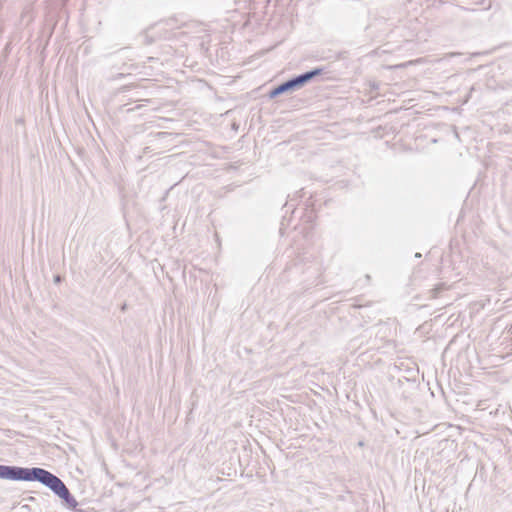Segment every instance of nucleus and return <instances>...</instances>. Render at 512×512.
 Instances as JSON below:
<instances>
[{
	"instance_id": "obj_1",
	"label": "nucleus",
	"mask_w": 512,
	"mask_h": 512,
	"mask_svg": "<svg viewBox=\"0 0 512 512\" xmlns=\"http://www.w3.org/2000/svg\"><path fill=\"white\" fill-rule=\"evenodd\" d=\"M47 470L39 467H18L0 464V479H7L13 481H42L46 475Z\"/></svg>"
},
{
	"instance_id": "obj_3",
	"label": "nucleus",
	"mask_w": 512,
	"mask_h": 512,
	"mask_svg": "<svg viewBox=\"0 0 512 512\" xmlns=\"http://www.w3.org/2000/svg\"><path fill=\"white\" fill-rule=\"evenodd\" d=\"M42 484L51 489L58 497H60L65 502L67 507L76 510L78 502L71 495L69 489L59 477L47 471Z\"/></svg>"
},
{
	"instance_id": "obj_9",
	"label": "nucleus",
	"mask_w": 512,
	"mask_h": 512,
	"mask_svg": "<svg viewBox=\"0 0 512 512\" xmlns=\"http://www.w3.org/2000/svg\"><path fill=\"white\" fill-rule=\"evenodd\" d=\"M449 427H450V429H452V428H453V425H452V424H449ZM454 429L458 430V429H459V427H454Z\"/></svg>"
},
{
	"instance_id": "obj_2",
	"label": "nucleus",
	"mask_w": 512,
	"mask_h": 512,
	"mask_svg": "<svg viewBox=\"0 0 512 512\" xmlns=\"http://www.w3.org/2000/svg\"><path fill=\"white\" fill-rule=\"evenodd\" d=\"M323 73V68H314L310 71L297 75L287 81L279 84L275 88H273L269 92V97L271 99L278 97L281 94L292 92L298 90L305 86L309 81H311L316 76H319Z\"/></svg>"
},
{
	"instance_id": "obj_8",
	"label": "nucleus",
	"mask_w": 512,
	"mask_h": 512,
	"mask_svg": "<svg viewBox=\"0 0 512 512\" xmlns=\"http://www.w3.org/2000/svg\"><path fill=\"white\" fill-rule=\"evenodd\" d=\"M415 258H421V254L420 253H416L415 254Z\"/></svg>"
},
{
	"instance_id": "obj_6",
	"label": "nucleus",
	"mask_w": 512,
	"mask_h": 512,
	"mask_svg": "<svg viewBox=\"0 0 512 512\" xmlns=\"http://www.w3.org/2000/svg\"><path fill=\"white\" fill-rule=\"evenodd\" d=\"M61 278L59 275L55 276V282H60Z\"/></svg>"
},
{
	"instance_id": "obj_4",
	"label": "nucleus",
	"mask_w": 512,
	"mask_h": 512,
	"mask_svg": "<svg viewBox=\"0 0 512 512\" xmlns=\"http://www.w3.org/2000/svg\"><path fill=\"white\" fill-rule=\"evenodd\" d=\"M443 288H444V285H443V284H441V285H439L438 287H436L435 289H433V290L431 291V293H432V297H434V298H435V297H437L438 292H439L440 290H442Z\"/></svg>"
},
{
	"instance_id": "obj_11",
	"label": "nucleus",
	"mask_w": 512,
	"mask_h": 512,
	"mask_svg": "<svg viewBox=\"0 0 512 512\" xmlns=\"http://www.w3.org/2000/svg\"><path fill=\"white\" fill-rule=\"evenodd\" d=\"M448 350V346L444 348V354L446 353V351Z\"/></svg>"
},
{
	"instance_id": "obj_10",
	"label": "nucleus",
	"mask_w": 512,
	"mask_h": 512,
	"mask_svg": "<svg viewBox=\"0 0 512 512\" xmlns=\"http://www.w3.org/2000/svg\"><path fill=\"white\" fill-rule=\"evenodd\" d=\"M453 130H454V134H455V136H456V137H458V133H457V131L455 130V128H453Z\"/></svg>"
},
{
	"instance_id": "obj_7",
	"label": "nucleus",
	"mask_w": 512,
	"mask_h": 512,
	"mask_svg": "<svg viewBox=\"0 0 512 512\" xmlns=\"http://www.w3.org/2000/svg\"><path fill=\"white\" fill-rule=\"evenodd\" d=\"M158 135H159V136H166V135H168V134H167V133H165V132H160V133H158Z\"/></svg>"
},
{
	"instance_id": "obj_5",
	"label": "nucleus",
	"mask_w": 512,
	"mask_h": 512,
	"mask_svg": "<svg viewBox=\"0 0 512 512\" xmlns=\"http://www.w3.org/2000/svg\"><path fill=\"white\" fill-rule=\"evenodd\" d=\"M472 5L479 6L484 5L486 0H470Z\"/></svg>"
},
{
	"instance_id": "obj_12",
	"label": "nucleus",
	"mask_w": 512,
	"mask_h": 512,
	"mask_svg": "<svg viewBox=\"0 0 512 512\" xmlns=\"http://www.w3.org/2000/svg\"><path fill=\"white\" fill-rule=\"evenodd\" d=\"M489 7H490V3H488L484 9H488Z\"/></svg>"
}]
</instances>
